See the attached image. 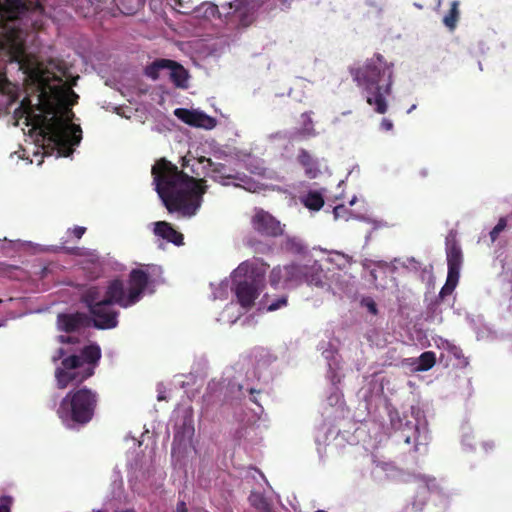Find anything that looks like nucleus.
<instances>
[{
    "label": "nucleus",
    "instance_id": "obj_1",
    "mask_svg": "<svg viewBox=\"0 0 512 512\" xmlns=\"http://www.w3.org/2000/svg\"><path fill=\"white\" fill-rule=\"evenodd\" d=\"M37 82V103L33 104L30 97H25L14 114L17 118H25L26 124L39 130V133L59 149L71 152L70 146L78 145L82 138L79 125L67 123L56 114L57 104L74 105L79 96L70 88L52 87L39 73H35Z\"/></svg>",
    "mask_w": 512,
    "mask_h": 512
},
{
    "label": "nucleus",
    "instance_id": "obj_2",
    "mask_svg": "<svg viewBox=\"0 0 512 512\" xmlns=\"http://www.w3.org/2000/svg\"><path fill=\"white\" fill-rule=\"evenodd\" d=\"M151 173L155 190L169 213L183 217L196 214L207 191L205 179L189 176L165 158L156 161Z\"/></svg>",
    "mask_w": 512,
    "mask_h": 512
},
{
    "label": "nucleus",
    "instance_id": "obj_3",
    "mask_svg": "<svg viewBox=\"0 0 512 512\" xmlns=\"http://www.w3.org/2000/svg\"><path fill=\"white\" fill-rule=\"evenodd\" d=\"M149 284V274L143 269H132L128 276V289L126 292L124 282L121 279H113L109 282L104 298L88 310L91 322L97 329H113L118 325V312L111 306L117 304L122 308H128L138 303Z\"/></svg>",
    "mask_w": 512,
    "mask_h": 512
},
{
    "label": "nucleus",
    "instance_id": "obj_4",
    "mask_svg": "<svg viewBox=\"0 0 512 512\" xmlns=\"http://www.w3.org/2000/svg\"><path fill=\"white\" fill-rule=\"evenodd\" d=\"M350 74L365 93L366 102L374 106L376 113L385 114L388 110L386 96L391 94L393 85V63L376 53L362 67L351 68Z\"/></svg>",
    "mask_w": 512,
    "mask_h": 512
},
{
    "label": "nucleus",
    "instance_id": "obj_5",
    "mask_svg": "<svg viewBox=\"0 0 512 512\" xmlns=\"http://www.w3.org/2000/svg\"><path fill=\"white\" fill-rule=\"evenodd\" d=\"M98 402L95 390L78 386L62 398L56 414L67 427L85 426L94 418Z\"/></svg>",
    "mask_w": 512,
    "mask_h": 512
},
{
    "label": "nucleus",
    "instance_id": "obj_6",
    "mask_svg": "<svg viewBox=\"0 0 512 512\" xmlns=\"http://www.w3.org/2000/svg\"><path fill=\"white\" fill-rule=\"evenodd\" d=\"M101 358V349L97 344L85 346L79 355H70L55 370L58 389H65L70 384L80 385L95 373Z\"/></svg>",
    "mask_w": 512,
    "mask_h": 512
},
{
    "label": "nucleus",
    "instance_id": "obj_7",
    "mask_svg": "<svg viewBox=\"0 0 512 512\" xmlns=\"http://www.w3.org/2000/svg\"><path fill=\"white\" fill-rule=\"evenodd\" d=\"M250 268L249 263L243 262L234 272V293L241 307L247 310L253 307L264 288V275L253 271L248 275Z\"/></svg>",
    "mask_w": 512,
    "mask_h": 512
},
{
    "label": "nucleus",
    "instance_id": "obj_8",
    "mask_svg": "<svg viewBox=\"0 0 512 512\" xmlns=\"http://www.w3.org/2000/svg\"><path fill=\"white\" fill-rule=\"evenodd\" d=\"M261 9V0H233L221 5L226 24L235 28H247L252 25Z\"/></svg>",
    "mask_w": 512,
    "mask_h": 512
},
{
    "label": "nucleus",
    "instance_id": "obj_9",
    "mask_svg": "<svg viewBox=\"0 0 512 512\" xmlns=\"http://www.w3.org/2000/svg\"><path fill=\"white\" fill-rule=\"evenodd\" d=\"M251 225L258 234L264 237L275 238L284 232L280 221L263 209L256 210L252 216Z\"/></svg>",
    "mask_w": 512,
    "mask_h": 512
},
{
    "label": "nucleus",
    "instance_id": "obj_10",
    "mask_svg": "<svg viewBox=\"0 0 512 512\" xmlns=\"http://www.w3.org/2000/svg\"><path fill=\"white\" fill-rule=\"evenodd\" d=\"M448 273L459 275L463 263L462 249L457 240V232L449 231L445 240Z\"/></svg>",
    "mask_w": 512,
    "mask_h": 512
},
{
    "label": "nucleus",
    "instance_id": "obj_11",
    "mask_svg": "<svg viewBox=\"0 0 512 512\" xmlns=\"http://www.w3.org/2000/svg\"><path fill=\"white\" fill-rule=\"evenodd\" d=\"M57 322L60 330L72 333L90 326L91 318L82 312L61 313L57 317Z\"/></svg>",
    "mask_w": 512,
    "mask_h": 512
},
{
    "label": "nucleus",
    "instance_id": "obj_12",
    "mask_svg": "<svg viewBox=\"0 0 512 512\" xmlns=\"http://www.w3.org/2000/svg\"><path fill=\"white\" fill-rule=\"evenodd\" d=\"M175 115L184 123L199 128L212 129L216 126V120L203 112L178 108Z\"/></svg>",
    "mask_w": 512,
    "mask_h": 512
},
{
    "label": "nucleus",
    "instance_id": "obj_13",
    "mask_svg": "<svg viewBox=\"0 0 512 512\" xmlns=\"http://www.w3.org/2000/svg\"><path fill=\"white\" fill-rule=\"evenodd\" d=\"M200 163L207 162L208 166L210 167L211 175L210 177L216 181L221 183L222 185H228V180H240L242 182L246 183L247 177L241 176L240 174H233L231 173L225 164L223 163H215L210 158L202 157L200 160Z\"/></svg>",
    "mask_w": 512,
    "mask_h": 512
},
{
    "label": "nucleus",
    "instance_id": "obj_14",
    "mask_svg": "<svg viewBox=\"0 0 512 512\" xmlns=\"http://www.w3.org/2000/svg\"><path fill=\"white\" fill-rule=\"evenodd\" d=\"M296 160L308 179H315L321 173L318 159L308 150L300 148Z\"/></svg>",
    "mask_w": 512,
    "mask_h": 512
},
{
    "label": "nucleus",
    "instance_id": "obj_15",
    "mask_svg": "<svg viewBox=\"0 0 512 512\" xmlns=\"http://www.w3.org/2000/svg\"><path fill=\"white\" fill-rule=\"evenodd\" d=\"M37 8L41 6L28 0H6L4 4V11L10 19H19L30 10Z\"/></svg>",
    "mask_w": 512,
    "mask_h": 512
},
{
    "label": "nucleus",
    "instance_id": "obj_16",
    "mask_svg": "<svg viewBox=\"0 0 512 512\" xmlns=\"http://www.w3.org/2000/svg\"><path fill=\"white\" fill-rule=\"evenodd\" d=\"M154 233L168 242L176 246L184 244V236L182 233L174 229L171 223L166 221H158L155 223Z\"/></svg>",
    "mask_w": 512,
    "mask_h": 512
},
{
    "label": "nucleus",
    "instance_id": "obj_17",
    "mask_svg": "<svg viewBox=\"0 0 512 512\" xmlns=\"http://www.w3.org/2000/svg\"><path fill=\"white\" fill-rule=\"evenodd\" d=\"M167 70H169L170 80L175 87L182 89L188 87V71L180 63L172 60V63L167 65Z\"/></svg>",
    "mask_w": 512,
    "mask_h": 512
},
{
    "label": "nucleus",
    "instance_id": "obj_18",
    "mask_svg": "<svg viewBox=\"0 0 512 512\" xmlns=\"http://www.w3.org/2000/svg\"><path fill=\"white\" fill-rule=\"evenodd\" d=\"M303 269V282L307 283L308 285H314L317 287L323 286L325 275L319 264L314 263L311 266L304 265Z\"/></svg>",
    "mask_w": 512,
    "mask_h": 512
},
{
    "label": "nucleus",
    "instance_id": "obj_19",
    "mask_svg": "<svg viewBox=\"0 0 512 512\" xmlns=\"http://www.w3.org/2000/svg\"><path fill=\"white\" fill-rule=\"evenodd\" d=\"M303 119V125L300 129H297L291 134V139H307L316 135V130L313 125L311 118V112H304L301 115Z\"/></svg>",
    "mask_w": 512,
    "mask_h": 512
},
{
    "label": "nucleus",
    "instance_id": "obj_20",
    "mask_svg": "<svg viewBox=\"0 0 512 512\" xmlns=\"http://www.w3.org/2000/svg\"><path fill=\"white\" fill-rule=\"evenodd\" d=\"M285 268V288L297 286L303 283V265L290 264Z\"/></svg>",
    "mask_w": 512,
    "mask_h": 512
},
{
    "label": "nucleus",
    "instance_id": "obj_21",
    "mask_svg": "<svg viewBox=\"0 0 512 512\" xmlns=\"http://www.w3.org/2000/svg\"><path fill=\"white\" fill-rule=\"evenodd\" d=\"M102 292L99 287L91 286L81 295V302L88 308L92 309L96 304L102 301Z\"/></svg>",
    "mask_w": 512,
    "mask_h": 512
},
{
    "label": "nucleus",
    "instance_id": "obj_22",
    "mask_svg": "<svg viewBox=\"0 0 512 512\" xmlns=\"http://www.w3.org/2000/svg\"><path fill=\"white\" fill-rule=\"evenodd\" d=\"M250 505L258 512H272V503L260 492H252L248 498Z\"/></svg>",
    "mask_w": 512,
    "mask_h": 512
},
{
    "label": "nucleus",
    "instance_id": "obj_23",
    "mask_svg": "<svg viewBox=\"0 0 512 512\" xmlns=\"http://www.w3.org/2000/svg\"><path fill=\"white\" fill-rule=\"evenodd\" d=\"M171 63L170 59H156L145 67L144 74L152 80H157L160 77V72L167 69V65Z\"/></svg>",
    "mask_w": 512,
    "mask_h": 512
},
{
    "label": "nucleus",
    "instance_id": "obj_24",
    "mask_svg": "<svg viewBox=\"0 0 512 512\" xmlns=\"http://www.w3.org/2000/svg\"><path fill=\"white\" fill-rule=\"evenodd\" d=\"M303 205L313 211H319L324 205L323 196L317 191H310L302 198Z\"/></svg>",
    "mask_w": 512,
    "mask_h": 512
},
{
    "label": "nucleus",
    "instance_id": "obj_25",
    "mask_svg": "<svg viewBox=\"0 0 512 512\" xmlns=\"http://www.w3.org/2000/svg\"><path fill=\"white\" fill-rule=\"evenodd\" d=\"M459 277V275L448 273L446 283L439 292V299L443 300L446 296L451 295L453 293L454 289L458 284Z\"/></svg>",
    "mask_w": 512,
    "mask_h": 512
},
{
    "label": "nucleus",
    "instance_id": "obj_26",
    "mask_svg": "<svg viewBox=\"0 0 512 512\" xmlns=\"http://www.w3.org/2000/svg\"><path fill=\"white\" fill-rule=\"evenodd\" d=\"M436 363V355L433 351H425L419 357L418 371H428Z\"/></svg>",
    "mask_w": 512,
    "mask_h": 512
},
{
    "label": "nucleus",
    "instance_id": "obj_27",
    "mask_svg": "<svg viewBox=\"0 0 512 512\" xmlns=\"http://www.w3.org/2000/svg\"><path fill=\"white\" fill-rule=\"evenodd\" d=\"M458 7H459V2L456 0L453 1L451 3V8H450L449 12L444 16L443 22L450 29H454L458 22V19H459Z\"/></svg>",
    "mask_w": 512,
    "mask_h": 512
},
{
    "label": "nucleus",
    "instance_id": "obj_28",
    "mask_svg": "<svg viewBox=\"0 0 512 512\" xmlns=\"http://www.w3.org/2000/svg\"><path fill=\"white\" fill-rule=\"evenodd\" d=\"M284 271H285L284 266L283 267L277 266L271 270L270 275H269V283L271 286L277 287L279 285H282L283 287H285Z\"/></svg>",
    "mask_w": 512,
    "mask_h": 512
},
{
    "label": "nucleus",
    "instance_id": "obj_29",
    "mask_svg": "<svg viewBox=\"0 0 512 512\" xmlns=\"http://www.w3.org/2000/svg\"><path fill=\"white\" fill-rule=\"evenodd\" d=\"M292 0H261L263 11L270 12L274 9H283L290 5Z\"/></svg>",
    "mask_w": 512,
    "mask_h": 512
},
{
    "label": "nucleus",
    "instance_id": "obj_30",
    "mask_svg": "<svg viewBox=\"0 0 512 512\" xmlns=\"http://www.w3.org/2000/svg\"><path fill=\"white\" fill-rule=\"evenodd\" d=\"M263 300L266 303V307H267L268 311H276L282 307L287 306V304H288V298L286 295H282V296L278 297L277 299L271 301L270 303L268 302V295H265Z\"/></svg>",
    "mask_w": 512,
    "mask_h": 512
},
{
    "label": "nucleus",
    "instance_id": "obj_31",
    "mask_svg": "<svg viewBox=\"0 0 512 512\" xmlns=\"http://www.w3.org/2000/svg\"><path fill=\"white\" fill-rule=\"evenodd\" d=\"M201 9H203V14L205 17L207 18H221L222 15H223V11L221 12L220 11V8L216 5V4H213V3H203L201 5Z\"/></svg>",
    "mask_w": 512,
    "mask_h": 512
},
{
    "label": "nucleus",
    "instance_id": "obj_32",
    "mask_svg": "<svg viewBox=\"0 0 512 512\" xmlns=\"http://www.w3.org/2000/svg\"><path fill=\"white\" fill-rule=\"evenodd\" d=\"M507 221L508 217H501L498 220V223L490 231L489 236L492 243H494L498 239L500 233L505 230V228L507 227Z\"/></svg>",
    "mask_w": 512,
    "mask_h": 512
},
{
    "label": "nucleus",
    "instance_id": "obj_33",
    "mask_svg": "<svg viewBox=\"0 0 512 512\" xmlns=\"http://www.w3.org/2000/svg\"><path fill=\"white\" fill-rule=\"evenodd\" d=\"M438 485L435 478L424 479V484L419 487V493L425 494L426 491H436Z\"/></svg>",
    "mask_w": 512,
    "mask_h": 512
},
{
    "label": "nucleus",
    "instance_id": "obj_34",
    "mask_svg": "<svg viewBox=\"0 0 512 512\" xmlns=\"http://www.w3.org/2000/svg\"><path fill=\"white\" fill-rule=\"evenodd\" d=\"M334 217L336 219L338 218H345V214L347 213V209L344 205H338L333 210Z\"/></svg>",
    "mask_w": 512,
    "mask_h": 512
},
{
    "label": "nucleus",
    "instance_id": "obj_35",
    "mask_svg": "<svg viewBox=\"0 0 512 512\" xmlns=\"http://www.w3.org/2000/svg\"><path fill=\"white\" fill-rule=\"evenodd\" d=\"M11 499L9 497H3L0 502V512H10Z\"/></svg>",
    "mask_w": 512,
    "mask_h": 512
},
{
    "label": "nucleus",
    "instance_id": "obj_36",
    "mask_svg": "<svg viewBox=\"0 0 512 512\" xmlns=\"http://www.w3.org/2000/svg\"><path fill=\"white\" fill-rule=\"evenodd\" d=\"M380 127L384 131H391L394 127L393 122L388 118H383Z\"/></svg>",
    "mask_w": 512,
    "mask_h": 512
},
{
    "label": "nucleus",
    "instance_id": "obj_37",
    "mask_svg": "<svg viewBox=\"0 0 512 512\" xmlns=\"http://www.w3.org/2000/svg\"><path fill=\"white\" fill-rule=\"evenodd\" d=\"M86 232V228L85 227H82V226H76L73 230H72V233L73 235L77 238V239H80L84 233Z\"/></svg>",
    "mask_w": 512,
    "mask_h": 512
},
{
    "label": "nucleus",
    "instance_id": "obj_38",
    "mask_svg": "<svg viewBox=\"0 0 512 512\" xmlns=\"http://www.w3.org/2000/svg\"><path fill=\"white\" fill-rule=\"evenodd\" d=\"M177 512H188L185 502L181 501L177 504Z\"/></svg>",
    "mask_w": 512,
    "mask_h": 512
},
{
    "label": "nucleus",
    "instance_id": "obj_39",
    "mask_svg": "<svg viewBox=\"0 0 512 512\" xmlns=\"http://www.w3.org/2000/svg\"><path fill=\"white\" fill-rule=\"evenodd\" d=\"M367 307L369 309V311L372 313V314H376L377 313V307H376V304L371 301L370 303L367 304Z\"/></svg>",
    "mask_w": 512,
    "mask_h": 512
},
{
    "label": "nucleus",
    "instance_id": "obj_40",
    "mask_svg": "<svg viewBox=\"0 0 512 512\" xmlns=\"http://www.w3.org/2000/svg\"><path fill=\"white\" fill-rule=\"evenodd\" d=\"M60 341L62 343H74V339L71 336H60Z\"/></svg>",
    "mask_w": 512,
    "mask_h": 512
},
{
    "label": "nucleus",
    "instance_id": "obj_41",
    "mask_svg": "<svg viewBox=\"0 0 512 512\" xmlns=\"http://www.w3.org/2000/svg\"><path fill=\"white\" fill-rule=\"evenodd\" d=\"M65 354V351L63 348H59L58 351H57V356H54L53 357V361H57L58 359L62 358Z\"/></svg>",
    "mask_w": 512,
    "mask_h": 512
},
{
    "label": "nucleus",
    "instance_id": "obj_42",
    "mask_svg": "<svg viewBox=\"0 0 512 512\" xmlns=\"http://www.w3.org/2000/svg\"><path fill=\"white\" fill-rule=\"evenodd\" d=\"M412 428H413V438H415L416 434H418V432H419V427L417 424H413Z\"/></svg>",
    "mask_w": 512,
    "mask_h": 512
},
{
    "label": "nucleus",
    "instance_id": "obj_43",
    "mask_svg": "<svg viewBox=\"0 0 512 512\" xmlns=\"http://www.w3.org/2000/svg\"><path fill=\"white\" fill-rule=\"evenodd\" d=\"M404 442L406 444H410L412 442V436L410 435H404Z\"/></svg>",
    "mask_w": 512,
    "mask_h": 512
},
{
    "label": "nucleus",
    "instance_id": "obj_44",
    "mask_svg": "<svg viewBox=\"0 0 512 512\" xmlns=\"http://www.w3.org/2000/svg\"><path fill=\"white\" fill-rule=\"evenodd\" d=\"M421 176L426 177L428 175V171L426 169H423L420 171Z\"/></svg>",
    "mask_w": 512,
    "mask_h": 512
},
{
    "label": "nucleus",
    "instance_id": "obj_45",
    "mask_svg": "<svg viewBox=\"0 0 512 512\" xmlns=\"http://www.w3.org/2000/svg\"><path fill=\"white\" fill-rule=\"evenodd\" d=\"M415 108H416V105H415V104H414V105H412V106L408 109L407 113H411Z\"/></svg>",
    "mask_w": 512,
    "mask_h": 512
},
{
    "label": "nucleus",
    "instance_id": "obj_46",
    "mask_svg": "<svg viewBox=\"0 0 512 512\" xmlns=\"http://www.w3.org/2000/svg\"><path fill=\"white\" fill-rule=\"evenodd\" d=\"M398 423H399L398 428H399V430H401V429H402L403 424H402V420H401V418H400V417H399Z\"/></svg>",
    "mask_w": 512,
    "mask_h": 512
},
{
    "label": "nucleus",
    "instance_id": "obj_47",
    "mask_svg": "<svg viewBox=\"0 0 512 512\" xmlns=\"http://www.w3.org/2000/svg\"><path fill=\"white\" fill-rule=\"evenodd\" d=\"M250 394L253 395L254 393H256V390L255 389H250Z\"/></svg>",
    "mask_w": 512,
    "mask_h": 512
},
{
    "label": "nucleus",
    "instance_id": "obj_48",
    "mask_svg": "<svg viewBox=\"0 0 512 512\" xmlns=\"http://www.w3.org/2000/svg\"><path fill=\"white\" fill-rule=\"evenodd\" d=\"M251 400H252L254 403H257L256 398H251Z\"/></svg>",
    "mask_w": 512,
    "mask_h": 512
},
{
    "label": "nucleus",
    "instance_id": "obj_49",
    "mask_svg": "<svg viewBox=\"0 0 512 512\" xmlns=\"http://www.w3.org/2000/svg\"><path fill=\"white\" fill-rule=\"evenodd\" d=\"M410 424H412V422H410V421H407V422H406V426H408V425H410Z\"/></svg>",
    "mask_w": 512,
    "mask_h": 512
},
{
    "label": "nucleus",
    "instance_id": "obj_50",
    "mask_svg": "<svg viewBox=\"0 0 512 512\" xmlns=\"http://www.w3.org/2000/svg\"><path fill=\"white\" fill-rule=\"evenodd\" d=\"M511 216H512V213L508 217H511Z\"/></svg>",
    "mask_w": 512,
    "mask_h": 512
}]
</instances>
